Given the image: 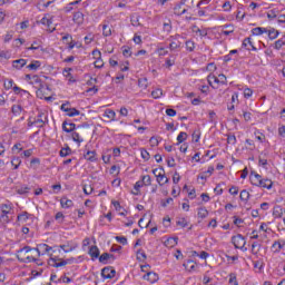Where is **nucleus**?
I'll use <instances>...</instances> for the list:
<instances>
[{"instance_id":"obj_1","label":"nucleus","mask_w":285,"mask_h":285,"mask_svg":"<svg viewBox=\"0 0 285 285\" xmlns=\"http://www.w3.org/2000/svg\"><path fill=\"white\" fill-rule=\"evenodd\" d=\"M29 83L37 89L36 95L37 97H40V99L45 88L48 90V85L43 83V81H41V78H39V76L37 75L32 76L31 81H29Z\"/></svg>"},{"instance_id":"obj_2","label":"nucleus","mask_w":285,"mask_h":285,"mask_svg":"<svg viewBox=\"0 0 285 285\" xmlns=\"http://www.w3.org/2000/svg\"><path fill=\"white\" fill-rule=\"evenodd\" d=\"M0 210H1L0 219H2L4 224H10V216L8 215H12V204L0 205Z\"/></svg>"},{"instance_id":"obj_3","label":"nucleus","mask_w":285,"mask_h":285,"mask_svg":"<svg viewBox=\"0 0 285 285\" xmlns=\"http://www.w3.org/2000/svg\"><path fill=\"white\" fill-rule=\"evenodd\" d=\"M232 244H234L235 248L243 250V253L248 250V248H246V239L240 234L232 237Z\"/></svg>"},{"instance_id":"obj_4","label":"nucleus","mask_w":285,"mask_h":285,"mask_svg":"<svg viewBox=\"0 0 285 285\" xmlns=\"http://www.w3.org/2000/svg\"><path fill=\"white\" fill-rule=\"evenodd\" d=\"M60 110H62V112H67L68 117H77L81 115V111H79L77 108H70V101L62 104Z\"/></svg>"},{"instance_id":"obj_5","label":"nucleus","mask_w":285,"mask_h":285,"mask_svg":"<svg viewBox=\"0 0 285 285\" xmlns=\"http://www.w3.org/2000/svg\"><path fill=\"white\" fill-rule=\"evenodd\" d=\"M179 39H184V37H181V35L179 33H176L175 36L169 37V41H171L169 43V50L171 52L177 50V48H181V41H179Z\"/></svg>"},{"instance_id":"obj_6","label":"nucleus","mask_w":285,"mask_h":285,"mask_svg":"<svg viewBox=\"0 0 285 285\" xmlns=\"http://www.w3.org/2000/svg\"><path fill=\"white\" fill-rule=\"evenodd\" d=\"M191 32L197 37H200V39L208 37V29L204 27L199 28L197 24L191 26Z\"/></svg>"},{"instance_id":"obj_7","label":"nucleus","mask_w":285,"mask_h":285,"mask_svg":"<svg viewBox=\"0 0 285 285\" xmlns=\"http://www.w3.org/2000/svg\"><path fill=\"white\" fill-rule=\"evenodd\" d=\"M55 247H50L48 244H39L33 250L38 253V257H41V255H46V253H50Z\"/></svg>"},{"instance_id":"obj_8","label":"nucleus","mask_w":285,"mask_h":285,"mask_svg":"<svg viewBox=\"0 0 285 285\" xmlns=\"http://www.w3.org/2000/svg\"><path fill=\"white\" fill-rule=\"evenodd\" d=\"M115 275H117V272L112 267H105L101 271V277L104 279H112V277H115Z\"/></svg>"},{"instance_id":"obj_9","label":"nucleus","mask_w":285,"mask_h":285,"mask_svg":"<svg viewBox=\"0 0 285 285\" xmlns=\"http://www.w3.org/2000/svg\"><path fill=\"white\" fill-rule=\"evenodd\" d=\"M249 179H250V184H253V186H262V179H263L262 175H259L255 171H252Z\"/></svg>"},{"instance_id":"obj_10","label":"nucleus","mask_w":285,"mask_h":285,"mask_svg":"<svg viewBox=\"0 0 285 285\" xmlns=\"http://www.w3.org/2000/svg\"><path fill=\"white\" fill-rule=\"evenodd\" d=\"M62 130L65 132H75V130H77V125L75 122H68V120H65L62 122Z\"/></svg>"},{"instance_id":"obj_11","label":"nucleus","mask_w":285,"mask_h":285,"mask_svg":"<svg viewBox=\"0 0 285 285\" xmlns=\"http://www.w3.org/2000/svg\"><path fill=\"white\" fill-rule=\"evenodd\" d=\"M144 279H147V282H150V284H155V282L159 281V275L155 272H148L145 276Z\"/></svg>"},{"instance_id":"obj_12","label":"nucleus","mask_w":285,"mask_h":285,"mask_svg":"<svg viewBox=\"0 0 285 285\" xmlns=\"http://www.w3.org/2000/svg\"><path fill=\"white\" fill-rule=\"evenodd\" d=\"M27 63H28V60H26L23 58L13 60L12 68H14L16 70H21V68H23Z\"/></svg>"},{"instance_id":"obj_13","label":"nucleus","mask_w":285,"mask_h":285,"mask_svg":"<svg viewBox=\"0 0 285 285\" xmlns=\"http://www.w3.org/2000/svg\"><path fill=\"white\" fill-rule=\"evenodd\" d=\"M17 259L22 264H30L31 262H35V263L38 262V259L35 258L33 256H26V255L24 256L17 255Z\"/></svg>"},{"instance_id":"obj_14","label":"nucleus","mask_w":285,"mask_h":285,"mask_svg":"<svg viewBox=\"0 0 285 285\" xmlns=\"http://www.w3.org/2000/svg\"><path fill=\"white\" fill-rule=\"evenodd\" d=\"M186 12H188V9L181 7V4L176 3L174 7V14L176 17H181V14H186Z\"/></svg>"},{"instance_id":"obj_15","label":"nucleus","mask_w":285,"mask_h":285,"mask_svg":"<svg viewBox=\"0 0 285 285\" xmlns=\"http://www.w3.org/2000/svg\"><path fill=\"white\" fill-rule=\"evenodd\" d=\"M72 21L77 23V26H82L83 23V12L77 11L73 13Z\"/></svg>"},{"instance_id":"obj_16","label":"nucleus","mask_w":285,"mask_h":285,"mask_svg":"<svg viewBox=\"0 0 285 285\" xmlns=\"http://www.w3.org/2000/svg\"><path fill=\"white\" fill-rule=\"evenodd\" d=\"M61 208H72L75 206V203L71 199H68V197L63 196L60 199Z\"/></svg>"},{"instance_id":"obj_17","label":"nucleus","mask_w":285,"mask_h":285,"mask_svg":"<svg viewBox=\"0 0 285 285\" xmlns=\"http://www.w3.org/2000/svg\"><path fill=\"white\" fill-rule=\"evenodd\" d=\"M89 255L94 261L99 259V255H100L99 247H97L96 245L91 246L89 248Z\"/></svg>"},{"instance_id":"obj_18","label":"nucleus","mask_w":285,"mask_h":285,"mask_svg":"<svg viewBox=\"0 0 285 285\" xmlns=\"http://www.w3.org/2000/svg\"><path fill=\"white\" fill-rule=\"evenodd\" d=\"M85 159H87V161H97V151L96 150H88L85 155H83Z\"/></svg>"},{"instance_id":"obj_19","label":"nucleus","mask_w":285,"mask_h":285,"mask_svg":"<svg viewBox=\"0 0 285 285\" xmlns=\"http://www.w3.org/2000/svg\"><path fill=\"white\" fill-rule=\"evenodd\" d=\"M102 117H105V119H108L109 121H115V117H117V114L112 109H106Z\"/></svg>"},{"instance_id":"obj_20","label":"nucleus","mask_w":285,"mask_h":285,"mask_svg":"<svg viewBox=\"0 0 285 285\" xmlns=\"http://www.w3.org/2000/svg\"><path fill=\"white\" fill-rule=\"evenodd\" d=\"M266 32H268V29H266L264 27H256V28L252 29V35L254 37H259L262 35H266Z\"/></svg>"},{"instance_id":"obj_21","label":"nucleus","mask_w":285,"mask_h":285,"mask_svg":"<svg viewBox=\"0 0 285 285\" xmlns=\"http://www.w3.org/2000/svg\"><path fill=\"white\" fill-rule=\"evenodd\" d=\"M259 188H267V190H271L273 188V180L268 178H262L261 185H258Z\"/></svg>"},{"instance_id":"obj_22","label":"nucleus","mask_w":285,"mask_h":285,"mask_svg":"<svg viewBox=\"0 0 285 285\" xmlns=\"http://www.w3.org/2000/svg\"><path fill=\"white\" fill-rule=\"evenodd\" d=\"M28 219H32V214H29L28 212H22L18 215L17 220L26 223Z\"/></svg>"},{"instance_id":"obj_23","label":"nucleus","mask_w":285,"mask_h":285,"mask_svg":"<svg viewBox=\"0 0 285 285\" xmlns=\"http://www.w3.org/2000/svg\"><path fill=\"white\" fill-rule=\"evenodd\" d=\"M43 117H46V114L40 112L38 118L35 119V124L38 126V128H43V126H46V120H43Z\"/></svg>"},{"instance_id":"obj_24","label":"nucleus","mask_w":285,"mask_h":285,"mask_svg":"<svg viewBox=\"0 0 285 285\" xmlns=\"http://www.w3.org/2000/svg\"><path fill=\"white\" fill-rule=\"evenodd\" d=\"M79 3H81V0H73L71 2H69L66 7H65V12H72V10H75V6H79Z\"/></svg>"},{"instance_id":"obj_25","label":"nucleus","mask_w":285,"mask_h":285,"mask_svg":"<svg viewBox=\"0 0 285 285\" xmlns=\"http://www.w3.org/2000/svg\"><path fill=\"white\" fill-rule=\"evenodd\" d=\"M284 240H283V244H282V242H279V240H275L274 243H273V245H272V250L274 252V253H279L281 250H282V248H284Z\"/></svg>"},{"instance_id":"obj_26","label":"nucleus","mask_w":285,"mask_h":285,"mask_svg":"<svg viewBox=\"0 0 285 285\" xmlns=\"http://www.w3.org/2000/svg\"><path fill=\"white\" fill-rule=\"evenodd\" d=\"M284 215V209L282 208V206L277 205L274 207L273 209V216L276 219H279V217H282Z\"/></svg>"},{"instance_id":"obj_27","label":"nucleus","mask_w":285,"mask_h":285,"mask_svg":"<svg viewBox=\"0 0 285 285\" xmlns=\"http://www.w3.org/2000/svg\"><path fill=\"white\" fill-rule=\"evenodd\" d=\"M71 139L76 144H78V146H81V144H83V138H81V135H79V132L77 131L71 132Z\"/></svg>"},{"instance_id":"obj_28","label":"nucleus","mask_w":285,"mask_h":285,"mask_svg":"<svg viewBox=\"0 0 285 285\" xmlns=\"http://www.w3.org/2000/svg\"><path fill=\"white\" fill-rule=\"evenodd\" d=\"M197 210V217L199 219H206V217H208V209H206V207H199Z\"/></svg>"},{"instance_id":"obj_29","label":"nucleus","mask_w":285,"mask_h":285,"mask_svg":"<svg viewBox=\"0 0 285 285\" xmlns=\"http://www.w3.org/2000/svg\"><path fill=\"white\" fill-rule=\"evenodd\" d=\"M11 112H12V115H14V117H19V115H21V112H23V107H21V105H13L11 107Z\"/></svg>"},{"instance_id":"obj_30","label":"nucleus","mask_w":285,"mask_h":285,"mask_svg":"<svg viewBox=\"0 0 285 285\" xmlns=\"http://www.w3.org/2000/svg\"><path fill=\"white\" fill-rule=\"evenodd\" d=\"M28 70H39L41 68V61L33 60L30 65L27 66Z\"/></svg>"},{"instance_id":"obj_31","label":"nucleus","mask_w":285,"mask_h":285,"mask_svg":"<svg viewBox=\"0 0 285 285\" xmlns=\"http://www.w3.org/2000/svg\"><path fill=\"white\" fill-rule=\"evenodd\" d=\"M72 154V149L66 145V147L61 148V150L59 151L60 157H68V155Z\"/></svg>"},{"instance_id":"obj_32","label":"nucleus","mask_w":285,"mask_h":285,"mask_svg":"<svg viewBox=\"0 0 285 285\" xmlns=\"http://www.w3.org/2000/svg\"><path fill=\"white\" fill-rule=\"evenodd\" d=\"M265 35H268V38L271 40H273V39H277V37H279V31H277L274 28H272L269 30L267 29V32Z\"/></svg>"},{"instance_id":"obj_33","label":"nucleus","mask_w":285,"mask_h":285,"mask_svg":"<svg viewBox=\"0 0 285 285\" xmlns=\"http://www.w3.org/2000/svg\"><path fill=\"white\" fill-rule=\"evenodd\" d=\"M186 139H188V134H186L185 131H180L179 135L177 136L178 142L176 144V146H179V144H184Z\"/></svg>"},{"instance_id":"obj_34","label":"nucleus","mask_w":285,"mask_h":285,"mask_svg":"<svg viewBox=\"0 0 285 285\" xmlns=\"http://www.w3.org/2000/svg\"><path fill=\"white\" fill-rule=\"evenodd\" d=\"M157 181H158L159 186H164V184H168V177H166V175L159 173L157 175Z\"/></svg>"},{"instance_id":"obj_35","label":"nucleus","mask_w":285,"mask_h":285,"mask_svg":"<svg viewBox=\"0 0 285 285\" xmlns=\"http://www.w3.org/2000/svg\"><path fill=\"white\" fill-rule=\"evenodd\" d=\"M239 198H240V202H245V204H246L248 202V199H250V193H248V190H246V189H243L240 191Z\"/></svg>"},{"instance_id":"obj_36","label":"nucleus","mask_w":285,"mask_h":285,"mask_svg":"<svg viewBox=\"0 0 285 285\" xmlns=\"http://www.w3.org/2000/svg\"><path fill=\"white\" fill-rule=\"evenodd\" d=\"M102 35H104V37H110V35H112V27H110L108 24H104L102 26Z\"/></svg>"},{"instance_id":"obj_37","label":"nucleus","mask_w":285,"mask_h":285,"mask_svg":"<svg viewBox=\"0 0 285 285\" xmlns=\"http://www.w3.org/2000/svg\"><path fill=\"white\" fill-rule=\"evenodd\" d=\"M53 248H58V246H53ZM59 248H61V250H63V253H72V250H75V247L70 246L69 244L60 245Z\"/></svg>"},{"instance_id":"obj_38","label":"nucleus","mask_w":285,"mask_h":285,"mask_svg":"<svg viewBox=\"0 0 285 285\" xmlns=\"http://www.w3.org/2000/svg\"><path fill=\"white\" fill-rule=\"evenodd\" d=\"M185 46H186V50H187L188 52H195V41H193V40H187V41L185 42Z\"/></svg>"},{"instance_id":"obj_39","label":"nucleus","mask_w":285,"mask_h":285,"mask_svg":"<svg viewBox=\"0 0 285 285\" xmlns=\"http://www.w3.org/2000/svg\"><path fill=\"white\" fill-rule=\"evenodd\" d=\"M137 259H138V262H146L147 256H146V252L144 249L137 250Z\"/></svg>"},{"instance_id":"obj_40","label":"nucleus","mask_w":285,"mask_h":285,"mask_svg":"<svg viewBox=\"0 0 285 285\" xmlns=\"http://www.w3.org/2000/svg\"><path fill=\"white\" fill-rule=\"evenodd\" d=\"M11 166H13L14 170H17L19 166H21V158L18 156L13 157L11 160Z\"/></svg>"},{"instance_id":"obj_41","label":"nucleus","mask_w":285,"mask_h":285,"mask_svg":"<svg viewBox=\"0 0 285 285\" xmlns=\"http://www.w3.org/2000/svg\"><path fill=\"white\" fill-rule=\"evenodd\" d=\"M99 257L100 264H108V259H110V254L104 253Z\"/></svg>"},{"instance_id":"obj_42","label":"nucleus","mask_w":285,"mask_h":285,"mask_svg":"<svg viewBox=\"0 0 285 285\" xmlns=\"http://www.w3.org/2000/svg\"><path fill=\"white\" fill-rule=\"evenodd\" d=\"M30 250H35V248L30 246H24L17 252V255L26 256V254L23 253H30Z\"/></svg>"},{"instance_id":"obj_43","label":"nucleus","mask_w":285,"mask_h":285,"mask_svg":"<svg viewBox=\"0 0 285 285\" xmlns=\"http://www.w3.org/2000/svg\"><path fill=\"white\" fill-rule=\"evenodd\" d=\"M164 95V90L161 89H155L151 91V97L154 99H160V97Z\"/></svg>"},{"instance_id":"obj_44","label":"nucleus","mask_w":285,"mask_h":285,"mask_svg":"<svg viewBox=\"0 0 285 285\" xmlns=\"http://www.w3.org/2000/svg\"><path fill=\"white\" fill-rule=\"evenodd\" d=\"M141 183H142V186H150L153 184L150 175L142 176Z\"/></svg>"},{"instance_id":"obj_45","label":"nucleus","mask_w":285,"mask_h":285,"mask_svg":"<svg viewBox=\"0 0 285 285\" xmlns=\"http://www.w3.org/2000/svg\"><path fill=\"white\" fill-rule=\"evenodd\" d=\"M178 239H179L178 237L168 238V239L165 242V245H166V246H170V247L177 246V240H178Z\"/></svg>"},{"instance_id":"obj_46","label":"nucleus","mask_w":285,"mask_h":285,"mask_svg":"<svg viewBox=\"0 0 285 285\" xmlns=\"http://www.w3.org/2000/svg\"><path fill=\"white\" fill-rule=\"evenodd\" d=\"M18 195H28L30 193V188L28 186H22L20 188H17Z\"/></svg>"},{"instance_id":"obj_47","label":"nucleus","mask_w":285,"mask_h":285,"mask_svg":"<svg viewBox=\"0 0 285 285\" xmlns=\"http://www.w3.org/2000/svg\"><path fill=\"white\" fill-rule=\"evenodd\" d=\"M284 46H285L284 39H278L274 43L275 50H282V47H284Z\"/></svg>"},{"instance_id":"obj_48","label":"nucleus","mask_w":285,"mask_h":285,"mask_svg":"<svg viewBox=\"0 0 285 285\" xmlns=\"http://www.w3.org/2000/svg\"><path fill=\"white\" fill-rule=\"evenodd\" d=\"M144 186V183H141L140 180H138L135 186H134V190L136 191H132V195H139V190L140 188H142Z\"/></svg>"},{"instance_id":"obj_49","label":"nucleus","mask_w":285,"mask_h":285,"mask_svg":"<svg viewBox=\"0 0 285 285\" xmlns=\"http://www.w3.org/2000/svg\"><path fill=\"white\" fill-rule=\"evenodd\" d=\"M115 239L118 244H122V246L128 244V238H126V236H116Z\"/></svg>"},{"instance_id":"obj_50","label":"nucleus","mask_w":285,"mask_h":285,"mask_svg":"<svg viewBox=\"0 0 285 285\" xmlns=\"http://www.w3.org/2000/svg\"><path fill=\"white\" fill-rule=\"evenodd\" d=\"M50 266H52L53 268H61V266H68V265L66 263V259L61 258V261L55 264H50Z\"/></svg>"},{"instance_id":"obj_51","label":"nucleus","mask_w":285,"mask_h":285,"mask_svg":"<svg viewBox=\"0 0 285 285\" xmlns=\"http://www.w3.org/2000/svg\"><path fill=\"white\" fill-rule=\"evenodd\" d=\"M12 86H14V80H12V79H6L4 80L6 90H10L12 88Z\"/></svg>"},{"instance_id":"obj_52","label":"nucleus","mask_w":285,"mask_h":285,"mask_svg":"<svg viewBox=\"0 0 285 285\" xmlns=\"http://www.w3.org/2000/svg\"><path fill=\"white\" fill-rule=\"evenodd\" d=\"M227 144H232V146H235L237 144V137H235V135H228Z\"/></svg>"},{"instance_id":"obj_53","label":"nucleus","mask_w":285,"mask_h":285,"mask_svg":"<svg viewBox=\"0 0 285 285\" xmlns=\"http://www.w3.org/2000/svg\"><path fill=\"white\" fill-rule=\"evenodd\" d=\"M92 185H83V193L85 195H92Z\"/></svg>"},{"instance_id":"obj_54","label":"nucleus","mask_w":285,"mask_h":285,"mask_svg":"<svg viewBox=\"0 0 285 285\" xmlns=\"http://www.w3.org/2000/svg\"><path fill=\"white\" fill-rule=\"evenodd\" d=\"M40 23H42V26H47L48 28H50V26H52V20L48 19L47 17H43L40 20Z\"/></svg>"},{"instance_id":"obj_55","label":"nucleus","mask_w":285,"mask_h":285,"mask_svg":"<svg viewBox=\"0 0 285 285\" xmlns=\"http://www.w3.org/2000/svg\"><path fill=\"white\" fill-rule=\"evenodd\" d=\"M230 104L234 105V106H235V104H239V94L238 92H234L232 95V102Z\"/></svg>"},{"instance_id":"obj_56","label":"nucleus","mask_w":285,"mask_h":285,"mask_svg":"<svg viewBox=\"0 0 285 285\" xmlns=\"http://www.w3.org/2000/svg\"><path fill=\"white\" fill-rule=\"evenodd\" d=\"M62 258L58 257V256H53L52 254H50V259H49V265L50 264H58L59 262H61Z\"/></svg>"},{"instance_id":"obj_57","label":"nucleus","mask_w":285,"mask_h":285,"mask_svg":"<svg viewBox=\"0 0 285 285\" xmlns=\"http://www.w3.org/2000/svg\"><path fill=\"white\" fill-rule=\"evenodd\" d=\"M177 226H180L181 228H186V226H188V222L186 220V218H180L179 220H177Z\"/></svg>"},{"instance_id":"obj_58","label":"nucleus","mask_w":285,"mask_h":285,"mask_svg":"<svg viewBox=\"0 0 285 285\" xmlns=\"http://www.w3.org/2000/svg\"><path fill=\"white\" fill-rule=\"evenodd\" d=\"M63 283V284H70V282H72V278L68 277V276H62L60 279L56 281V283Z\"/></svg>"},{"instance_id":"obj_59","label":"nucleus","mask_w":285,"mask_h":285,"mask_svg":"<svg viewBox=\"0 0 285 285\" xmlns=\"http://www.w3.org/2000/svg\"><path fill=\"white\" fill-rule=\"evenodd\" d=\"M218 80L220 81L222 86H226V83H228V80L224 73L218 75Z\"/></svg>"},{"instance_id":"obj_60","label":"nucleus","mask_w":285,"mask_h":285,"mask_svg":"<svg viewBox=\"0 0 285 285\" xmlns=\"http://www.w3.org/2000/svg\"><path fill=\"white\" fill-rule=\"evenodd\" d=\"M248 46H253V41L250 38H245L242 43V48H248Z\"/></svg>"},{"instance_id":"obj_61","label":"nucleus","mask_w":285,"mask_h":285,"mask_svg":"<svg viewBox=\"0 0 285 285\" xmlns=\"http://www.w3.org/2000/svg\"><path fill=\"white\" fill-rule=\"evenodd\" d=\"M244 97H245V99H250V97H253V90L249 88H246L244 90Z\"/></svg>"},{"instance_id":"obj_62","label":"nucleus","mask_w":285,"mask_h":285,"mask_svg":"<svg viewBox=\"0 0 285 285\" xmlns=\"http://www.w3.org/2000/svg\"><path fill=\"white\" fill-rule=\"evenodd\" d=\"M40 47L41 46L38 41H33L32 45L29 48H27V50H39Z\"/></svg>"},{"instance_id":"obj_63","label":"nucleus","mask_w":285,"mask_h":285,"mask_svg":"<svg viewBox=\"0 0 285 285\" xmlns=\"http://www.w3.org/2000/svg\"><path fill=\"white\" fill-rule=\"evenodd\" d=\"M229 284L239 285V283L237 282V276H235L234 274H230Z\"/></svg>"},{"instance_id":"obj_64","label":"nucleus","mask_w":285,"mask_h":285,"mask_svg":"<svg viewBox=\"0 0 285 285\" xmlns=\"http://www.w3.org/2000/svg\"><path fill=\"white\" fill-rule=\"evenodd\" d=\"M229 193L232 195H238L239 194V187L237 186H232V188L229 189Z\"/></svg>"}]
</instances>
